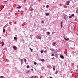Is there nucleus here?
Here are the masks:
<instances>
[{
	"label": "nucleus",
	"mask_w": 78,
	"mask_h": 78,
	"mask_svg": "<svg viewBox=\"0 0 78 78\" xmlns=\"http://www.w3.org/2000/svg\"><path fill=\"white\" fill-rule=\"evenodd\" d=\"M29 67H30V66H29L28 65L27 66V69H28Z\"/></svg>",
	"instance_id": "16"
},
{
	"label": "nucleus",
	"mask_w": 78,
	"mask_h": 78,
	"mask_svg": "<svg viewBox=\"0 0 78 78\" xmlns=\"http://www.w3.org/2000/svg\"><path fill=\"white\" fill-rule=\"evenodd\" d=\"M7 73H9V71H7Z\"/></svg>",
	"instance_id": "35"
},
{
	"label": "nucleus",
	"mask_w": 78,
	"mask_h": 78,
	"mask_svg": "<svg viewBox=\"0 0 78 78\" xmlns=\"http://www.w3.org/2000/svg\"><path fill=\"white\" fill-rule=\"evenodd\" d=\"M54 33H55V32H54Z\"/></svg>",
	"instance_id": "49"
},
{
	"label": "nucleus",
	"mask_w": 78,
	"mask_h": 78,
	"mask_svg": "<svg viewBox=\"0 0 78 78\" xmlns=\"http://www.w3.org/2000/svg\"><path fill=\"white\" fill-rule=\"evenodd\" d=\"M34 65H36L37 64V63H36V62H34Z\"/></svg>",
	"instance_id": "21"
},
{
	"label": "nucleus",
	"mask_w": 78,
	"mask_h": 78,
	"mask_svg": "<svg viewBox=\"0 0 78 78\" xmlns=\"http://www.w3.org/2000/svg\"><path fill=\"white\" fill-rule=\"evenodd\" d=\"M7 65H9V64H7Z\"/></svg>",
	"instance_id": "45"
},
{
	"label": "nucleus",
	"mask_w": 78,
	"mask_h": 78,
	"mask_svg": "<svg viewBox=\"0 0 78 78\" xmlns=\"http://www.w3.org/2000/svg\"><path fill=\"white\" fill-rule=\"evenodd\" d=\"M0 78H4V76H0Z\"/></svg>",
	"instance_id": "25"
},
{
	"label": "nucleus",
	"mask_w": 78,
	"mask_h": 78,
	"mask_svg": "<svg viewBox=\"0 0 78 78\" xmlns=\"http://www.w3.org/2000/svg\"><path fill=\"white\" fill-rule=\"evenodd\" d=\"M4 45V42H2V46H3Z\"/></svg>",
	"instance_id": "10"
},
{
	"label": "nucleus",
	"mask_w": 78,
	"mask_h": 78,
	"mask_svg": "<svg viewBox=\"0 0 78 78\" xmlns=\"http://www.w3.org/2000/svg\"><path fill=\"white\" fill-rule=\"evenodd\" d=\"M64 39L65 40H66V41H69V38H66L65 37Z\"/></svg>",
	"instance_id": "4"
},
{
	"label": "nucleus",
	"mask_w": 78,
	"mask_h": 78,
	"mask_svg": "<svg viewBox=\"0 0 78 78\" xmlns=\"http://www.w3.org/2000/svg\"><path fill=\"white\" fill-rule=\"evenodd\" d=\"M5 29H3V32L4 33H5Z\"/></svg>",
	"instance_id": "14"
},
{
	"label": "nucleus",
	"mask_w": 78,
	"mask_h": 78,
	"mask_svg": "<svg viewBox=\"0 0 78 78\" xmlns=\"http://www.w3.org/2000/svg\"><path fill=\"white\" fill-rule=\"evenodd\" d=\"M67 54H66V56H67Z\"/></svg>",
	"instance_id": "41"
},
{
	"label": "nucleus",
	"mask_w": 78,
	"mask_h": 78,
	"mask_svg": "<svg viewBox=\"0 0 78 78\" xmlns=\"http://www.w3.org/2000/svg\"><path fill=\"white\" fill-rule=\"evenodd\" d=\"M38 1H39V2H40V1H41V0H38Z\"/></svg>",
	"instance_id": "40"
},
{
	"label": "nucleus",
	"mask_w": 78,
	"mask_h": 78,
	"mask_svg": "<svg viewBox=\"0 0 78 78\" xmlns=\"http://www.w3.org/2000/svg\"><path fill=\"white\" fill-rule=\"evenodd\" d=\"M4 6H5V5H4Z\"/></svg>",
	"instance_id": "44"
},
{
	"label": "nucleus",
	"mask_w": 78,
	"mask_h": 78,
	"mask_svg": "<svg viewBox=\"0 0 78 78\" xmlns=\"http://www.w3.org/2000/svg\"><path fill=\"white\" fill-rule=\"evenodd\" d=\"M60 6H62V4H60Z\"/></svg>",
	"instance_id": "36"
},
{
	"label": "nucleus",
	"mask_w": 78,
	"mask_h": 78,
	"mask_svg": "<svg viewBox=\"0 0 78 78\" xmlns=\"http://www.w3.org/2000/svg\"><path fill=\"white\" fill-rule=\"evenodd\" d=\"M64 19H67V18L66 16H64Z\"/></svg>",
	"instance_id": "19"
},
{
	"label": "nucleus",
	"mask_w": 78,
	"mask_h": 78,
	"mask_svg": "<svg viewBox=\"0 0 78 78\" xmlns=\"http://www.w3.org/2000/svg\"><path fill=\"white\" fill-rule=\"evenodd\" d=\"M14 39H15V40H17V38L16 37H14Z\"/></svg>",
	"instance_id": "8"
},
{
	"label": "nucleus",
	"mask_w": 78,
	"mask_h": 78,
	"mask_svg": "<svg viewBox=\"0 0 78 78\" xmlns=\"http://www.w3.org/2000/svg\"><path fill=\"white\" fill-rule=\"evenodd\" d=\"M41 61H42V62H44V59H41Z\"/></svg>",
	"instance_id": "9"
},
{
	"label": "nucleus",
	"mask_w": 78,
	"mask_h": 78,
	"mask_svg": "<svg viewBox=\"0 0 78 78\" xmlns=\"http://www.w3.org/2000/svg\"><path fill=\"white\" fill-rule=\"evenodd\" d=\"M69 3H70V1H68L66 2V5H69Z\"/></svg>",
	"instance_id": "2"
},
{
	"label": "nucleus",
	"mask_w": 78,
	"mask_h": 78,
	"mask_svg": "<svg viewBox=\"0 0 78 78\" xmlns=\"http://www.w3.org/2000/svg\"><path fill=\"white\" fill-rule=\"evenodd\" d=\"M50 50H51V51H54V49L52 48H51L50 49Z\"/></svg>",
	"instance_id": "11"
},
{
	"label": "nucleus",
	"mask_w": 78,
	"mask_h": 78,
	"mask_svg": "<svg viewBox=\"0 0 78 78\" xmlns=\"http://www.w3.org/2000/svg\"><path fill=\"white\" fill-rule=\"evenodd\" d=\"M47 34H50V32H47Z\"/></svg>",
	"instance_id": "27"
},
{
	"label": "nucleus",
	"mask_w": 78,
	"mask_h": 78,
	"mask_svg": "<svg viewBox=\"0 0 78 78\" xmlns=\"http://www.w3.org/2000/svg\"><path fill=\"white\" fill-rule=\"evenodd\" d=\"M42 70H43V69H44V67L42 66Z\"/></svg>",
	"instance_id": "22"
},
{
	"label": "nucleus",
	"mask_w": 78,
	"mask_h": 78,
	"mask_svg": "<svg viewBox=\"0 0 78 78\" xmlns=\"http://www.w3.org/2000/svg\"><path fill=\"white\" fill-rule=\"evenodd\" d=\"M41 53H43V51L41 50Z\"/></svg>",
	"instance_id": "28"
},
{
	"label": "nucleus",
	"mask_w": 78,
	"mask_h": 78,
	"mask_svg": "<svg viewBox=\"0 0 78 78\" xmlns=\"http://www.w3.org/2000/svg\"><path fill=\"white\" fill-rule=\"evenodd\" d=\"M33 9H31L30 10V11H33Z\"/></svg>",
	"instance_id": "39"
},
{
	"label": "nucleus",
	"mask_w": 78,
	"mask_h": 78,
	"mask_svg": "<svg viewBox=\"0 0 78 78\" xmlns=\"http://www.w3.org/2000/svg\"><path fill=\"white\" fill-rule=\"evenodd\" d=\"M21 62H23V59H21Z\"/></svg>",
	"instance_id": "30"
},
{
	"label": "nucleus",
	"mask_w": 78,
	"mask_h": 78,
	"mask_svg": "<svg viewBox=\"0 0 78 78\" xmlns=\"http://www.w3.org/2000/svg\"><path fill=\"white\" fill-rule=\"evenodd\" d=\"M31 17H32V15H31Z\"/></svg>",
	"instance_id": "43"
},
{
	"label": "nucleus",
	"mask_w": 78,
	"mask_h": 78,
	"mask_svg": "<svg viewBox=\"0 0 78 78\" xmlns=\"http://www.w3.org/2000/svg\"><path fill=\"white\" fill-rule=\"evenodd\" d=\"M44 53H45V51H44Z\"/></svg>",
	"instance_id": "42"
},
{
	"label": "nucleus",
	"mask_w": 78,
	"mask_h": 78,
	"mask_svg": "<svg viewBox=\"0 0 78 78\" xmlns=\"http://www.w3.org/2000/svg\"><path fill=\"white\" fill-rule=\"evenodd\" d=\"M56 44V42H55L53 43V45H55V44Z\"/></svg>",
	"instance_id": "20"
},
{
	"label": "nucleus",
	"mask_w": 78,
	"mask_h": 78,
	"mask_svg": "<svg viewBox=\"0 0 78 78\" xmlns=\"http://www.w3.org/2000/svg\"><path fill=\"white\" fill-rule=\"evenodd\" d=\"M61 27L62 28V21L61 23Z\"/></svg>",
	"instance_id": "6"
},
{
	"label": "nucleus",
	"mask_w": 78,
	"mask_h": 78,
	"mask_svg": "<svg viewBox=\"0 0 78 78\" xmlns=\"http://www.w3.org/2000/svg\"><path fill=\"white\" fill-rule=\"evenodd\" d=\"M41 39V38H40V39Z\"/></svg>",
	"instance_id": "46"
},
{
	"label": "nucleus",
	"mask_w": 78,
	"mask_h": 78,
	"mask_svg": "<svg viewBox=\"0 0 78 78\" xmlns=\"http://www.w3.org/2000/svg\"><path fill=\"white\" fill-rule=\"evenodd\" d=\"M51 56H54V54H52Z\"/></svg>",
	"instance_id": "34"
},
{
	"label": "nucleus",
	"mask_w": 78,
	"mask_h": 78,
	"mask_svg": "<svg viewBox=\"0 0 78 78\" xmlns=\"http://www.w3.org/2000/svg\"><path fill=\"white\" fill-rule=\"evenodd\" d=\"M54 53H55V52H54Z\"/></svg>",
	"instance_id": "47"
},
{
	"label": "nucleus",
	"mask_w": 78,
	"mask_h": 78,
	"mask_svg": "<svg viewBox=\"0 0 78 78\" xmlns=\"http://www.w3.org/2000/svg\"><path fill=\"white\" fill-rule=\"evenodd\" d=\"M27 73H30V70H28L26 72Z\"/></svg>",
	"instance_id": "12"
},
{
	"label": "nucleus",
	"mask_w": 78,
	"mask_h": 78,
	"mask_svg": "<svg viewBox=\"0 0 78 78\" xmlns=\"http://www.w3.org/2000/svg\"><path fill=\"white\" fill-rule=\"evenodd\" d=\"M72 16H69V18H72Z\"/></svg>",
	"instance_id": "32"
},
{
	"label": "nucleus",
	"mask_w": 78,
	"mask_h": 78,
	"mask_svg": "<svg viewBox=\"0 0 78 78\" xmlns=\"http://www.w3.org/2000/svg\"><path fill=\"white\" fill-rule=\"evenodd\" d=\"M30 50L32 52H33V49H32L31 48H30Z\"/></svg>",
	"instance_id": "13"
},
{
	"label": "nucleus",
	"mask_w": 78,
	"mask_h": 78,
	"mask_svg": "<svg viewBox=\"0 0 78 78\" xmlns=\"http://www.w3.org/2000/svg\"><path fill=\"white\" fill-rule=\"evenodd\" d=\"M53 70L54 71H55V66H53Z\"/></svg>",
	"instance_id": "5"
},
{
	"label": "nucleus",
	"mask_w": 78,
	"mask_h": 78,
	"mask_svg": "<svg viewBox=\"0 0 78 78\" xmlns=\"http://www.w3.org/2000/svg\"><path fill=\"white\" fill-rule=\"evenodd\" d=\"M52 59H54V58H51Z\"/></svg>",
	"instance_id": "37"
},
{
	"label": "nucleus",
	"mask_w": 78,
	"mask_h": 78,
	"mask_svg": "<svg viewBox=\"0 0 78 78\" xmlns=\"http://www.w3.org/2000/svg\"><path fill=\"white\" fill-rule=\"evenodd\" d=\"M41 23H44V22L43 21H41Z\"/></svg>",
	"instance_id": "31"
},
{
	"label": "nucleus",
	"mask_w": 78,
	"mask_h": 78,
	"mask_svg": "<svg viewBox=\"0 0 78 78\" xmlns=\"http://www.w3.org/2000/svg\"><path fill=\"white\" fill-rule=\"evenodd\" d=\"M66 53V52H65V53Z\"/></svg>",
	"instance_id": "48"
},
{
	"label": "nucleus",
	"mask_w": 78,
	"mask_h": 78,
	"mask_svg": "<svg viewBox=\"0 0 78 78\" xmlns=\"http://www.w3.org/2000/svg\"><path fill=\"white\" fill-rule=\"evenodd\" d=\"M31 70L32 71H33V69H31Z\"/></svg>",
	"instance_id": "38"
},
{
	"label": "nucleus",
	"mask_w": 78,
	"mask_h": 78,
	"mask_svg": "<svg viewBox=\"0 0 78 78\" xmlns=\"http://www.w3.org/2000/svg\"><path fill=\"white\" fill-rule=\"evenodd\" d=\"M71 16H72V17H74V16H75V15H74V14H72L71 15Z\"/></svg>",
	"instance_id": "15"
},
{
	"label": "nucleus",
	"mask_w": 78,
	"mask_h": 78,
	"mask_svg": "<svg viewBox=\"0 0 78 78\" xmlns=\"http://www.w3.org/2000/svg\"><path fill=\"white\" fill-rule=\"evenodd\" d=\"M13 48L14 49V50H17V47L16 46H13Z\"/></svg>",
	"instance_id": "1"
},
{
	"label": "nucleus",
	"mask_w": 78,
	"mask_h": 78,
	"mask_svg": "<svg viewBox=\"0 0 78 78\" xmlns=\"http://www.w3.org/2000/svg\"><path fill=\"white\" fill-rule=\"evenodd\" d=\"M17 27H15V28L14 30H17Z\"/></svg>",
	"instance_id": "23"
},
{
	"label": "nucleus",
	"mask_w": 78,
	"mask_h": 78,
	"mask_svg": "<svg viewBox=\"0 0 78 78\" xmlns=\"http://www.w3.org/2000/svg\"><path fill=\"white\" fill-rule=\"evenodd\" d=\"M24 62H25V63H26V62H27V60H26V59H24Z\"/></svg>",
	"instance_id": "18"
},
{
	"label": "nucleus",
	"mask_w": 78,
	"mask_h": 78,
	"mask_svg": "<svg viewBox=\"0 0 78 78\" xmlns=\"http://www.w3.org/2000/svg\"><path fill=\"white\" fill-rule=\"evenodd\" d=\"M49 7V5H48L46 6V8H48Z\"/></svg>",
	"instance_id": "26"
},
{
	"label": "nucleus",
	"mask_w": 78,
	"mask_h": 78,
	"mask_svg": "<svg viewBox=\"0 0 78 78\" xmlns=\"http://www.w3.org/2000/svg\"><path fill=\"white\" fill-rule=\"evenodd\" d=\"M4 8H5V6H2V9H3Z\"/></svg>",
	"instance_id": "33"
},
{
	"label": "nucleus",
	"mask_w": 78,
	"mask_h": 78,
	"mask_svg": "<svg viewBox=\"0 0 78 78\" xmlns=\"http://www.w3.org/2000/svg\"><path fill=\"white\" fill-rule=\"evenodd\" d=\"M17 8L18 9H20L21 8V7L19 5L18 7H17Z\"/></svg>",
	"instance_id": "7"
},
{
	"label": "nucleus",
	"mask_w": 78,
	"mask_h": 78,
	"mask_svg": "<svg viewBox=\"0 0 78 78\" xmlns=\"http://www.w3.org/2000/svg\"><path fill=\"white\" fill-rule=\"evenodd\" d=\"M23 61L21 62V65H22V64H23Z\"/></svg>",
	"instance_id": "24"
},
{
	"label": "nucleus",
	"mask_w": 78,
	"mask_h": 78,
	"mask_svg": "<svg viewBox=\"0 0 78 78\" xmlns=\"http://www.w3.org/2000/svg\"><path fill=\"white\" fill-rule=\"evenodd\" d=\"M49 15V13H46V16H48Z\"/></svg>",
	"instance_id": "17"
},
{
	"label": "nucleus",
	"mask_w": 78,
	"mask_h": 78,
	"mask_svg": "<svg viewBox=\"0 0 78 78\" xmlns=\"http://www.w3.org/2000/svg\"><path fill=\"white\" fill-rule=\"evenodd\" d=\"M58 74V72L56 71L55 72V74Z\"/></svg>",
	"instance_id": "29"
},
{
	"label": "nucleus",
	"mask_w": 78,
	"mask_h": 78,
	"mask_svg": "<svg viewBox=\"0 0 78 78\" xmlns=\"http://www.w3.org/2000/svg\"><path fill=\"white\" fill-rule=\"evenodd\" d=\"M60 57L62 58V59H64V57L63 56V55H61L60 56Z\"/></svg>",
	"instance_id": "3"
}]
</instances>
